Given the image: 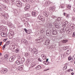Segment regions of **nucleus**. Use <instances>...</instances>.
I'll list each match as a JSON object with an SVG mask.
<instances>
[{"label": "nucleus", "mask_w": 75, "mask_h": 75, "mask_svg": "<svg viewBox=\"0 0 75 75\" xmlns=\"http://www.w3.org/2000/svg\"><path fill=\"white\" fill-rule=\"evenodd\" d=\"M13 35H14V32H11L9 36V37L10 39H11L13 37Z\"/></svg>", "instance_id": "nucleus-1"}, {"label": "nucleus", "mask_w": 75, "mask_h": 75, "mask_svg": "<svg viewBox=\"0 0 75 75\" xmlns=\"http://www.w3.org/2000/svg\"><path fill=\"white\" fill-rule=\"evenodd\" d=\"M10 48L11 50H15V49L14 45L12 43L10 44Z\"/></svg>", "instance_id": "nucleus-2"}, {"label": "nucleus", "mask_w": 75, "mask_h": 75, "mask_svg": "<svg viewBox=\"0 0 75 75\" xmlns=\"http://www.w3.org/2000/svg\"><path fill=\"white\" fill-rule=\"evenodd\" d=\"M15 59V57H14V56H13V57H11L9 59V61L10 62H13V60H14Z\"/></svg>", "instance_id": "nucleus-3"}, {"label": "nucleus", "mask_w": 75, "mask_h": 75, "mask_svg": "<svg viewBox=\"0 0 75 75\" xmlns=\"http://www.w3.org/2000/svg\"><path fill=\"white\" fill-rule=\"evenodd\" d=\"M38 18H39V20H41V21H44V18L42 16H39Z\"/></svg>", "instance_id": "nucleus-4"}, {"label": "nucleus", "mask_w": 75, "mask_h": 75, "mask_svg": "<svg viewBox=\"0 0 75 75\" xmlns=\"http://www.w3.org/2000/svg\"><path fill=\"white\" fill-rule=\"evenodd\" d=\"M16 4L17 6L19 7H20L21 6V3L20 2L17 1L16 2Z\"/></svg>", "instance_id": "nucleus-5"}, {"label": "nucleus", "mask_w": 75, "mask_h": 75, "mask_svg": "<svg viewBox=\"0 0 75 75\" xmlns=\"http://www.w3.org/2000/svg\"><path fill=\"white\" fill-rule=\"evenodd\" d=\"M31 14L33 17H35L37 16V13L35 11H32Z\"/></svg>", "instance_id": "nucleus-6"}, {"label": "nucleus", "mask_w": 75, "mask_h": 75, "mask_svg": "<svg viewBox=\"0 0 75 75\" xmlns=\"http://www.w3.org/2000/svg\"><path fill=\"white\" fill-rule=\"evenodd\" d=\"M43 14L45 16H46V17L48 16V13L45 11L44 12Z\"/></svg>", "instance_id": "nucleus-7"}, {"label": "nucleus", "mask_w": 75, "mask_h": 75, "mask_svg": "<svg viewBox=\"0 0 75 75\" xmlns=\"http://www.w3.org/2000/svg\"><path fill=\"white\" fill-rule=\"evenodd\" d=\"M1 15L3 17H7V13H2Z\"/></svg>", "instance_id": "nucleus-8"}, {"label": "nucleus", "mask_w": 75, "mask_h": 75, "mask_svg": "<svg viewBox=\"0 0 75 75\" xmlns=\"http://www.w3.org/2000/svg\"><path fill=\"white\" fill-rule=\"evenodd\" d=\"M1 35L2 37H6L7 36V34L4 32H2L1 33Z\"/></svg>", "instance_id": "nucleus-9"}, {"label": "nucleus", "mask_w": 75, "mask_h": 75, "mask_svg": "<svg viewBox=\"0 0 75 75\" xmlns=\"http://www.w3.org/2000/svg\"><path fill=\"white\" fill-rule=\"evenodd\" d=\"M35 69L37 70H39L41 69V67L40 66H38L35 67Z\"/></svg>", "instance_id": "nucleus-10"}, {"label": "nucleus", "mask_w": 75, "mask_h": 75, "mask_svg": "<svg viewBox=\"0 0 75 75\" xmlns=\"http://www.w3.org/2000/svg\"><path fill=\"white\" fill-rule=\"evenodd\" d=\"M66 53L67 54V55H68L69 54H71V50H70V49L67 50Z\"/></svg>", "instance_id": "nucleus-11"}, {"label": "nucleus", "mask_w": 75, "mask_h": 75, "mask_svg": "<svg viewBox=\"0 0 75 75\" xmlns=\"http://www.w3.org/2000/svg\"><path fill=\"white\" fill-rule=\"evenodd\" d=\"M41 57H42V59H44V60H45V58H46V57L45 56V55L44 54H43L41 55Z\"/></svg>", "instance_id": "nucleus-12"}, {"label": "nucleus", "mask_w": 75, "mask_h": 75, "mask_svg": "<svg viewBox=\"0 0 75 75\" xmlns=\"http://www.w3.org/2000/svg\"><path fill=\"white\" fill-rule=\"evenodd\" d=\"M40 33H41V34H44L45 33V31L42 29H41L40 30Z\"/></svg>", "instance_id": "nucleus-13"}, {"label": "nucleus", "mask_w": 75, "mask_h": 75, "mask_svg": "<svg viewBox=\"0 0 75 75\" xmlns=\"http://www.w3.org/2000/svg\"><path fill=\"white\" fill-rule=\"evenodd\" d=\"M46 35L47 36H49L50 35V31L49 30H47L46 31Z\"/></svg>", "instance_id": "nucleus-14"}, {"label": "nucleus", "mask_w": 75, "mask_h": 75, "mask_svg": "<svg viewBox=\"0 0 75 75\" xmlns=\"http://www.w3.org/2000/svg\"><path fill=\"white\" fill-rule=\"evenodd\" d=\"M16 63L18 65H19V64H21L22 62L20 61V60H18L16 61Z\"/></svg>", "instance_id": "nucleus-15"}, {"label": "nucleus", "mask_w": 75, "mask_h": 75, "mask_svg": "<svg viewBox=\"0 0 75 75\" xmlns=\"http://www.w3.org/2000/svg\"><path fill=\"white\" fill-rule=\"evenodd\" d=\"M49 44H50V40H47L45 42V45H49Z\"/></svg>", "instance_id": "nucleus-16"}, {"label": "nucleus", "mask_w": 75, "mask_h": 75, "mask_svg": "<svg viewBox=\"0 0 75 75\" xmlns=\"http://www.w3.org/2000/svg\"><path fill=\"white\" fill-rule=\"evenodd\" d=\"M8 54H6L4 56V58L5 59V60H7V59L8 58Z\"/></svg>", "instance_id": "nucleus-17"}, {"label": "nucleus", "mask_w": 75, "mask_h": 75, "mask_svg": "<svg viewBox=\"0 0 75 75\" xmlns=\"http://www.w3.org/2000/svg\"><path fill=\"white\" fill-rule=\"evenodd\" d=\"M29 8H30V5H27V6L25 8V10H27L29 9Z\"/></svg>", "instance_id": "nucleus-18"}, {"label": "nucleus", "mask_w": 75, "mask_h": 75, "mask_svg": "<svg viewBox=\"0 0 75 75\" xmlns=\"http://www.w3.org/2000/svg\"><path fill=\"white\" fill-rule=\"evenodd\" d=\"M67 33L68 34H71V29L68 30H67Z\"/></svg>", "instance_id": "nucleus-19"}, {"label": "nucleus", "mask_w": 75, "mask_h": 75, "mask_svg": "<svg viewBox=\"0 0 75 75\" xmlns=\"http://www.w3.org/2000/svg\"><path fill=\"white\" fill-rule=\"evenodd\" d=\"M68 41V40H63L62 41V43H66V42H67Z\"/></svg>", "instance_id": "nucleus-20"}, {"label": "nucleus", "mask_w": 75, "mask_h": 75, "mask_svg": "<svg viewBox=\"0 0 75 75\" xmlns=\"http://www.w3.org/2000/svg\"><path fill=\"white\" fill-rule=\"evenodd\" d=\"M68 24V22L67 21H66L64 22L63 23V24L64 25H67Z\"/></svg>", "instance_id": "nucleus-21"}, {"label": "nucleus", "mask_w": 75, "mask_h": 75, "mask_svg": "<svg viewBox=\"0 0 75 75\" xmlns=\"http://www.w3.org/2000/svg\"><path fill=\"white\" fill-rule=\"evenodd\" d=\"M31 67H34V66L35 65V63L34 62H33L31 64Z\"/></svg>", "instance_id": "nucleus-22"}, {"label": "nucleus", "mask_w": 75, "mask_h": 75, "mask_svg": "<svg viewBox=\"0 0 75 75\" xmlns=\"http://www.w3.org/2000/svg\"><path fill=\"white\" fill-rule=\"evenodd\" d=\"M53 9H54L53 7H50L49 8V10L50 11H52L53 10Z\"/></svg>", "instance_id": "nucleus-23"}, {"label": "nucleus", "mask_w": 75, "mask_h": 75, "mask_svg": "<svg viewBox=\"0 0 75 75\" xmlns=\"http://www.w3.org/2000/svg\"><path fill=\"white\" fill-rule=\"evenodd\" d=\"M67 55V53L66 52H65L64 54H63V57L64 58H65L66 57Z\"/></svg>", "instance_id": "nucleus-24"}, {"label": "nucleus", "mask_w": 75, "mask_h": 75, "mask_svg": "<svg viewBox=\"0 0 75 75\" xmlns=\"http://www.w3.org/2000/svg\"><path fill=\"white\" fill-rule=\"evenodd\" d=\"M10 43V42L9 41L7 42H6L5 45H8Z\"/></svg>", "instance_id": "nucleus-25"}, {"label": "nucleus", "mask_w": 75, "mask_h": 75, "mask_svg": "<svg viewBox=\"0 0 75 75\" xmlns=\"http://www.w3.org/2000/svg\"><path fill=\"white\" fill-rule=\"evenodd\" d=\"M18 67V66L17 65V64H14L13 65V68H17Z\"/></svg>", "instance_id": "nucleus-26"}, {"label": "nucleus", "mask_w": 75, "mask_h": 75, "mask_svg": "<svg viewBox=\"0 0 75 75\" xmlns=\"http://www.w3.org/2000/svg\"><path fill=\"white\" fill-rule=\"evenodd\" d=\"M67 8L69 9L71 8V6L70 5H67Z\"/></svg>", "instance_id": "nucleus-27"}, {"label": "nucleus", "mask_w": 75, "mask_h": 75, "mask_svg": "<svg viewBox=\"0 0 75 75\" xmlns=\"http://www.w3.org/2000/svg\"><path fill=\"white\" fill-rule=\"evenodd\" d=\"M57 33L55 31H53V35H55L56 34H57Z\"/></svg>", "instance_id": "nucleus-28"}, {"label": "nucleus", "mask_w": 75, "mask_h": 75, "mask_svg": "<svg viewBox=\"0 0 75 75\" xmlns=\"http://www.w3.org/2000/svg\"><path fill=\"white\" fill-rule=\"evenodd\" d=\"M67 69V66H66L63 68V70H65Z\"/></svg>", "instance_id": "nucleus-29"}, {"label": "nucleus", "mask_w": 75, "mask_h": 75, "mask_svg": "<svg viewBox=\"0 0 75 75\" xmlns=\"http://www.w3.org/2000/svg\"><path fill=\"white\" fill-rule=\"evenodd\" d=\"M4 73H6L7 72V71H8V70H7V69H5L4 70Z\"/></svg>", "instance_id": "nucleus-30"}, {"label": "nucleus", "mask_w": 75, "mask_h": 75, "mask_svg": "<svg viewBox=\"0 0 75 75\" xmlns=\"http://www.w3.org/2000/svg\"><path fill=\"white\" fill-rule=\"evenodd\" d=\"M6 45H4L2 47V49L3 50L4 49V48H5V47H6Z\"/></svg>", "instance_id": "nucleus-31"}, {"label": "nucleus", "mask_w": 75, "mask_h": 75, "mask_svg": "<svg viewBox=\"0 0 75 75\" xmlns=\"http://www.w3.org/2000/svg\"><path fill=\"white\" fill-rule=\"evenodd\" d=\"M25 55L26 57H27L28 56H29V55H30V54L27 53H26L25 54Z\"/></svg>", "instance_id": "nucleus-32"}, {"label": "nucleus", "mask_w": 75, "mask_h": 75, "mask_svg": "<svg viewBox=\"0 0 75 75\" xmlns=\"http://www.w3.org/2000/svg\"><path fill=\"white\" fill-rule=\"evenodd\" d=\"M34 53L35 54H37L38 53V50H36L34 51Z\"/></svg>", "instance_id": "nucleus-33"}, {"label": "nucleus", "mask_w": 75, "mask_h": 75, "mask_svg": "<svg viewBox=\"0 0 75 75\" xmlns=\"http://www.w3.org/2000/svg\"><path fill=\"white\" fill-rule=\"evenodd\" d=\"M23 42L24 43H25V44H27V40H24Z\"/></svg>", "instance_id": "nucleus-34"}, {"label": "nucleus", "mask_w": 75, "mask_h": 75, "mask_svg": "<svg viewBox=\"0 0 75 75\" xmlns=\"http://www.w3.org/2000/svg\"><path fill=\"white\" fill-rule=\"evenodd\" d=\"M22 61H25V59H24V58L23 57L21 59Z\"/></svg>", "instance_id": "nucleus-35"}, {"label": "nucleus", "mask_w": 75, "mask_h": 75, "mask_svg": "<svg viewBox=\"0 0 75 75\" xmlns=\"http://www.w3.org/2000/svg\"><path fill=\"white\" fill-rule=\"evenodd\" d=\"M15 52H19V50H18V49H16L15 50Z\"/></svg>", "instance_id": "nucleus-36"}, {"label": "nucleus", "mask_w": 75, "mask_h": 75, "mask_svg": "<svg viewBox=\"0 0 75 75\" xmlns=\"http://www.w3.org/2000/svg\"><path fill=\"white\" fill-rule=\"evenodd\" d=\"M17 69L18 70H19V71H21V70H22V69H20V67H19L18 68H17Z\"/></svg>", "instance_id": "nucleus-37"}, {"label": "nucleus", "mask_w": 75, "mask_h": 75, "mask_svg": "<svg viewBox=\"0 0 75 75\" xmlns=\"http://www.w3.org/2000/svg\"><path fill=\"white\" fill-rule=\"evenodd\" d=\"M24 30L25 31V33H27V29H25V28L24 29Z\"/></svg>", "instance_id": "nucleus-38"}, {"label": "nucleus", "mask_w": 75, "mask_h": 75, "mask_svg": "<svg viewBox=\"0 0 75 75\" xmlns=\"http://www.w3.org/2000/svg\"><path fill=\"white\" fill-rule=\"evenodd\" d=\"M71 57H69V58H68V59L69 60V61H70V60H71Z\"/></svg>", "instance_id": "nucleus-39"}, {"label": "nucleus", "mask_w": 75, "mask_h": 75, "mask_svg": "<svg viewBox=\"0 0 75 75\" xmlns=\"http://www.w3.org/2000/svg\"><path fill=\"white\" fill-rule=\"evenodd\" d=\"M23 67V66L21 65V66H20V69H22Z\"/></svg>", "instance_id": "nucleus-40"}, {"label": "nucleus", "mask_w": 75, "mask_h": 75, "mask_svg": "<svg viewBox=\"0 0 75 75\" xmlns=\"http://www.w3.org/2000/svg\"><path fill=\"white\" fill-rule=\"evenodd\" d=\"M2 22L3 24H5V21L3 20L2 21Z\"/></svg>", "instance_id": "nucleus-41"}, {"label": "nucleus", "mask_w": 75, "mask_h": 75, "mask_svg": "<svg viewBox=\"0 0 75 75\" xmlns=\"http://www.w3.org/2000/svg\"><path fill=\"white\" fill-rule=\"evenodd\" d=\"M65 16L66 17H68V14L66 13Z\"/></svg>", "instance_id": "nucleus-42"}, {"label": "nucleus", "mask_w": 75, "mask_h": 75, "mask_svg": "<svg viewBox=\"0 0 75 75\" xmlns=\"http://www.w3.org/2000/svg\"><path fill=\"white\" fill-rule=\"evenodd\" d=\"M52 17L53 18H56V16H52Z\"/></svg>", "instance_id": "nucleus-43"}, {"label": "nucleus", "mask_w": 75, "mask_h": 75, "mask_svg": "<svg viewBox=\"0 0 75 75\" xmlns=\"http://www.w3.org/2000/svg\"><path fill=\"white\" fill-rule=\"evenodd\" d=\"M58 21H61V19L60 18H58Z\"/></svg>", "instance_id": "nucleus-44"}, {"label": "nucleus", "mask_w": 75, "mask_h": 75, "mask_svg": "<svg viewBox=\"0 0 75 75\" xmlns=\"http://www.w3.org/2000/svg\"><path fill=\"white\" fill-rule=\"evenodd\" d=\"M60 32H61L62 33L64 31H63V30L62 29H60Z\"/></svg>", "instance_id": "nucleus-45"}, {"label": "nucleus", "mask_w": 75, "mask_h": 75, "mask_svg": "<svg viewBox=\"0 0 75 75\" xmlns=\"http://www.w3.org/2000/svg\"><path fill=\"white\" fill-rule=\"evenodd\" d=\"M38 60L39 61H40V62H41V59H38Z\"/></svg>", "instance_id": "nucleus-46"}, {"label": "nucleus", "mask_w": 75, "mask_h": 75, "mask_svg": "<svg viewBox=\"0 0 75 75\" xmlns=\"http://www.w3.org/2000/svg\"><path fill=\"white\" fill-rule=\"evenodd\" d=\"M70 26H71L72 27H74V25L72 24H71L70 25Z\"/></svg>", "instance_id": "nucleus-47"}, {"label": "nucleus", "mask_w": 75, "mask_h": 75, "mask_svg": "<svg viewBox=\"0 0 75 75\" xmlns=\"http://www.w3.org/2000/svg\"><path fill=\"white\" fill-rule=\"evenodd\" d=\"M67 72H71V69L67 70Z\"/></svg>", "instance_id": "nucleus-48"}, {"label": "nucleus", "mask_w": 75, "mask_h": 75, "mask_svg": "<svg viewBox=\"0 0 75 75\" xmlns=\"http://www.w3.org/2000/svg\"><path fill=\"white\" fill-rule=\"evenodd\" d=\"M3 8H4V9H6V6H4L3 7Z\"/></svg>", "instance_id": "nucleus-49"}, {"label": "nucleus", "mask_w": 75, "mask_h": 75, "mask_svg": "<svg viewBox=\"0 0 75 75\" xmlns=\"http://www.w3.org/2000/svg\"><path fill=\"white\" fill-rule=\"evenodd\" d=\"M48 61V59H47L46 61V62H47Z\"/></svg>", "instance_id": "nucleus-50"}, {"label": "nucleus", "mask_w": 75, "mask_h": 75, "mask_svg": "<svg viewBox=\"0 0 75 75\" xmlns=\"http://www.w3.org/2000/svg\"><path fill=\"white\" fill-rule=\"evenodd\" d=\"M23 1H29V0H23Z\"/></svg>", "instance_id": "nucleus-51"}, {"label": "nucleus", "mask_w": 75, "mask_h": 75, "mask_svg": "<svg viewBox=\"0 0 75 75\" xmlns=\"http://www.w3.org/2000/svg\"><path fill=\"white\" fill-rule=\"evenodd\" d=\"M38 41H40L39 42H41V39H38Z\"/></svg>", "instance_id": "nucleus-52"}, {"label": "nucleus", "mask_w": 75, "mask_h": 75, "mask_svg": "<svg viewBox=\"0 0 75 75\" xmlns=\"http://www.w3.org/2000/svg\"><path fill=\"white\" fill-rule=\"evenodd\" d=\"M50 48V49H52V48H53V46H52Z\"/></svg>", "instance_id": "nucleus-53"}, {"label": "nucleus", "mask_w": 75, "mask_h": 75, "mask_svg": "<svg viewBox=\"0 0 75 75\" xmlns=\"http://www.w3.org/2000/svg\"><path fill=\"white\" fill-rule=\"evenodd\" d=\"M49 26H50V27H51V26H52V24H51V23H50L49 24Z\"/></svg>", "instance_id": "nucleus-54"}, {"label": "nucleus", "mask_w": 75, "mask_h": 75, "mask_svg": "<svg viewBox=\"0 0 75 75\" xmlns=\"http://www.w3.org/2000/svg\"><path fill=\"white\" fill-rule=\"evenodd\" d=\"M73 57L74 59H75V54L73 56Z\"/></svg>", "instance_id": "nucleus-55"}, {"label": "nucleus", "mask_w": 75, "mask_h": 75, "mask_svg": "<svg viewBox=\"0 0 75 75\" xmlns=\"http://www.w3.org/2000/svg\"><path fill=\"white\" fill-rule=\"evenodd\" d=\"M49 69H46L44 70V71H48Z\"/></svg>", "instance_id": "nucleus-56"}, {"label": "nucleus", "mask_w": 75, "mask_h": 75, "mask_svg": "<svg viewBox=\"0 0 75 75\" xmlns=\"http://www.w3.org/2000/svg\"><path fill=\"white\" fill-rule=\"evenodd\" d=\"M1 44H2V42H0V46L1 45Z\"/></svg>", "instance_id": "nucleus-57"}, {"label": "nucleus", "mask_w": 75, "mask_h": 75, "mask_svg": "<svg viewBox=\"0 0 75 75\" xmlns=\"http://www.w3.org/2000/svg\"><path fill=\"white\" fill-rule=\"evenodd\" d=\"M66 14V13H64L63 14V15H64V16H65Z\"/></svg>", "instance_id": "nucleus-58"}, {"label": "nucleus", "mask_w": 75, "mask_h": 75, "mask_svg": "<svg viewBox=\"0 0 75 75\" xmlns=\"http://www.w3.org/2000/svg\"><path fill=\"white\" fill-rule=\"evenodd\" d=\"M45 62H44V64H45V65H47V64H46V63H45Z\"/></svg>", "instance_id": "nucleus-59"}, {"label": "nucleus", "mask_w": 75, "mask_h": 75, "mask_svg": "<svg viewBox=\"0 0 75 75\" xmlns=\"http://www.w3.org/2000/svg\"><path fill=\"white\" fill-rule=\"evenodd\" d=\"M71 71H73V69H70V72H71Z\"/></svg>", "instance_id": "nucleus-60"}, {"label": "nucleus", "mask_w": 75, "mask_h": 75, "mask_svg": "<svg viewBox=\"0 0 75 75\" xmlns=\"http://www.w3.org/2000/svg\"><path fill=\"white\" fill-rule=\"evenodd\" d=\"M71 75H74V73H71Z\"/></svg>", "instance_id": "nucleus-61"}, {"label": "nucleus", "mask_w": 75, "mask_h": 75, "mask_svg": "<svg viewBox=\"0 0 75 75\" xmlns=\"http://www.w3.org/2000/svg\"><path fill=\"white\" fill-rule=\"evenodd\" d=\"M36 50V49L35 48H34L33 49V50Z\"/></svg>", "instance_id": "nucleus-62"}, {"label": "nucleus", "mask_w": 75, "mask_h": 75, "mask_svg": "<svg viewBox=\"0 0 75 75\" xmlns=\"http://www.w3.org/2000/svg\"><path fill=\"white\" fill-rule=\"evenodd\" d=\"M27 63H28V62H29V61L28 60V61H27Z\"/></svg>", "instance_id": "nucleus-63"}, {"label": "nucleus", "mask_w": 75, "mask_h": 75, "mask_svg": "<svg viewBox=\"0 0 75 75\" xmlns=\"http://www.w3.org/2000/svg\"><path fill=\"white\" fill-rule=\"evenodd\" d=\"M74 11L75 12V8L74 9Z\"/></svg>", "instance_id": "nucleus-64"}]
</instances>
